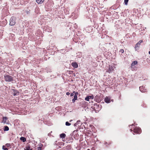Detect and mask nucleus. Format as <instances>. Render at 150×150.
Returning a JSON list of instances; mask_svg holds the SVG:
<instances>
[{
	"mask_svg": "<svg viewBox=\"0 0 150 150\" xmlns=\"http://www.w3.org/2000/svg\"><path fill=\"white\" fill-rule=\"evenodd\" d=\"M16 18L15 17H12L10 20V25L11 26L14 25L16 23Z\"/></svg>",
	"mask_w": 150,
	"mask_h": 150,
	"instance_id": "f257e3e1",
	"label": "nucleus"
},
{
	"mask_svg": "<svg viewBox=\"0 0 150 150\" xmlns=\"http://www.w3.org/2000/svg\"><path fill=\"white\" fill-rule=\"evenodd\" d=\"M4 77L5 80L6 81L10 82L12 80V77L9 75H5Z\"/></svg>",
	"mask_w": 150,
	"mask_h": 150,
	"instance_id": "f03ea898",
	"label": "nucleus"
},
{
	"mask_svg": "<svg viewBox=\"0 0 150 150\" xmlns=\"http://www.w3.org/2000/svg\"><path fill=\"white\" fill-rule=\"evenodd\" d=\"M132 131L135 133L137 134H139L141 132V129L140 128L137 127H135L134 128L133 130Z\"/></svg>",
	"mask_w": 150,
	"mask_h": 150,
	"instance_id": "7ed1b4c3",
	"label": "nucleus"
},
{
	"mask_svg": "<svg viewBox=\"0 0 150 150\" xmlns=\"http://www.w3.org/2000/svg\"><path fill=\"white\" fill-rule=\"evenodd\" d=\"M143 42V40H140L137 43L135 46L134 47L136 51L138 50L139 49V48L140 47L141 43Z\"/></svg>",
	"mask_w": 150,
	"mask_h": 150,
	"instance_id": "20e7f679",
	"label": "nucleus"
},
{
	"mask_svg": "<svg viewBox=\"0 0 150 150\" xmlns=\"http://www.w3.org/2000/svg\"><path fill=\"white\" fill-rule=\"evenodd\" d=\"M137 64V61H135L133 62L131 64V68L132 69H134L135 68V65Z\"/></svg>",
	"mask_w": 150,
	"mask_h": 150,
	"instance_id": "39448f33",
	"label": "nucleus"
},
{
	"mask_svg": "<svg viewBox=\"0 0 150 150\" xmlns=\"http://www.w3.org/2000/svg\"><path fill=\"white\" fill-rule=\"evenodd\" d=\"M24 150H33L32 148H31V146L30 144H27L25 146V147L24 149Z\"/></svg>",
	"mask_w": 150,
	"mask_h": 150,
	"instance_id": "423d86ee",
	"label": "nucleus"
},
{
	"mask_svg": "<svg viewBox=\"0 0 150 150\" xmlns=\"http://www.w3.org/2000/svg\"><path fill=\"white\" fill-rule=\"evenodd\" d=\"M93 98L94 97L93 96H88L85 98V100L87 101H89L90 99L91 98L92 99H93Z\"/></svg>",
	"mask_w": 150,
	"mask_h": 150,
	"instance_id": "0eeeda50",
	"label": "nucleus"
},
{
	"mask_svg": "<svg viewBox=\"0 0 150 150\" xmlns=\"http://www.w3.org/2000/svg\"><path fill=\"white\" fill-rule=\"evenodd\" d=\"M7 120V118L6 117H3V120L2 121V122L4 124H8V121H6Z\"/></svg>",
	"mask_w": 150,
	"mask_h": 150,
	"instance_id": "6e6552de",
	"label": "nucleus"
},
{
	"mask_svg": "<svg viewBox=\"0 0 150 150\" xmlns=\"http://www.w3.org/2000/svg\"><path fill=\"white\" fill-rule=\"evenodd\" d=\"M104 100L107 103H110V98L107 97H106L105 98Z\"/></svg>",
	"mask_w": 150,
	"mask_h": 150,
	"instance_id": "1a4fd4ad",
	"label": "nucleus"
},
{
	"mask_svg": "<svg viewBox=\"0 0 150 150\" xmlns=\"http://www.w3.org/2000/svg\"><path fill=\"white\" fill-rule=\"evenodd\" d=\"M71 66L75 68H76L78 67L77 64L75 62H72L71 64Z\"/></svg>",
	"mask_w": 150,
	"mask_h": 150,
	"instance_id": "9d476101",
	"label": "nucleus"
},
{
	"mask_svg": "<svg viewBox=\"0 0 150 150\" xmlns=\"http://www.w3.org/2000/svg\"><path fill=\"white\" fill-rule=\"evenodd\" d=\"M109 69L108 70V72L109 73H110L112 70H113V68L112 66H110V65L109 66Z\"/></svg>",
	"mask_w": 150,
	"mask_h": 150,
	"instance_id": "9b49d317",
	"label": "nucleus"
},
{
	"mask_svg": "<svg viewBox=\"0 0 150 150\" xmlns=\"http://www.w3.org/2000/svg\"><path fill=\"white\" fill-rule=\"evenodd\" d=\"M66 136L65 134L64 133H62L60 134V137L62 138V139L64 138Z\"/></svg>",
	"mask_w": 150,
	"mask_h": 150,
	"instance_id": "f8f14e48",
	"label": "nucleus"
},
{
	"mask_svg": "<svg viewBox=\"0 0 150 150\" xmlns=\"http://www.w3.org/2000/svg\"><path fill=\"white\" fill-rule=\"evenodd\" d=\"M44 1V0H36V2L38 4H42Z\"/></svg>",
	"mask_w": 150,
	"mask_h": 150,
	"instance_id": "ddd939ff",
	"label": "nucleus"
},
{
	"mask_svg": "<svg viewBox=\"0 0 150 150\" xmlns=\"http://www.w3.org/2000/svg\"><path fill=\"white\" fill-rule=\"evenodd\" d=\"M39 146L38 147V150H41L42 147L43 146V145L40 144L39 145Z\"/></svg>",
	"mask_w": 150,
	"mask_h": 150,
	"instance_id": "4468645a",
	"label": "nucleus"
},
{
	"mask_svg": "<svg viewBox=\"0 0 150 150\" xmlns=\"http://www.w3.org/2000/svg\"><path fill=\"white\" fill-rule=\"evenodd\" d=\"M9 130V128L7 126H6L4 127V131H7Z\"/></svg>",
	"mask_w": 150,
	"mask_h": 150,
	"instance_id": "2eb2a0df",
	"label": "nucleus"
},
{
	"mask_svg": "<svg viewBox=\"0 0 150 150\" xmlns=\"http://www.w3.org/2000/svg\"><path fill=\"white\" fill-rule=\"evenodd\" d=\"M20 139L21 140V141H26V138L24 137H21L20 138Z\"/></svg>",
	"mask_w": 150,
	"mask_h": 150,
	"instance_id": "dca6fc26",
	"label": "nucleus"
},
{
	"mask_svg": "<svg viewBox=\"0 0 150 150\" xmlns=\"http://www.w3.org/2000/svg\"><path fill=\"white\" fill-rule=\"evenodd\" d=\"M65 125L66 126H70L71 125V124L69 123L68 122H66Z\"/></svg>",
	"mask_w": 150,
	"mask_h": 150,
	"instance_id": "f3484780",
	"label": "nucleus"
},
{
	"mask_svg": "<svg viewBox=\"0 0 150 150\" xmlns=\"http://www.w3.org/2000/svg\"><path fill=\"white\" fill-rule=\"evenodd\" d=\"M128 1L129 0H124V3L125 5H127V4Z\"/></svg>",
	"mask_w": 150,
	"mask_h": 150,
	"instance_id": "a211bd4d",
	"label": "nucleus"
},
{
	"mask_svg": "<svg viewBox=\"0 0 150 150\" xmlns=\"http://www.w3.org/2000/svg\"><path fill=\"white\" fill-rule=\"evenodd\" d=\"M119 52L120 53H123L124 52V50L123 49H121L119 51Z\"/></svg>",
	"mask_w": 150,
	"mask_h": 150,
	"instance_id": "6ab92c4d",
	"label": "nucleus"
},
{
	"mask_svg": "<svg viewBox=\"0 0 150 150\" xmlns=\"http://www.w3.org/2000/svg\"><path fill=\"white\" fill-rule=\"evenodd\" d=\"M2 148L3 149H4V150H8V149L7 148H6L4 146H3Z\"/></svg>",
	"mask_w": 150,
	"mask_h": 150,
	"instance_id": "aec40b11",
	"label": "nucleus"
},
{
	"mask_svg": "<svg viewBox=\"0 0 150 150\" xmlns=\"http://www.w3.org/2000/svg\"><path fill=\"white\" fill-rule=\"evenodd\" d=\"M143 87L142 86H140L139 87V89L142 92H144V91H143V90H142V89Z\"/></svg>",
	"mask_w": 150,
	"mask_h": 150,
	"instance_id": "412c9836",
	"label": "nucleus"
},
{
	"mask_svg": "<svg viewBox=\"0 0 150 150\" xmlns=\"http://www.w3.org/2000/svg\"><path fill=\"white\" fill-rule=\"evenodd\" d=\"M77 96H76V95H75L74 96V98L75 99V100H76L77 99Z\"/></svg>",
	"mask_w": 150,
	"mask_h": 150,
	"instance_id": "4be33fe9",
	"label": "nucleus"
},
{
	"mask_svg": "<svg viewBox=\"0 0 150 150\" xmlns=\"http://www.w3.org/2000/svg\"><path fill=\"white\" fill-rule=\"evenodd\" d=\"M74 93L75 95H76V96H77V95L78 94V93L77 92H75V91H74L73 92Z\"/></svg>",
	"mask_w": 150,
	"mask_h": 150,
	"instance_id": "5701e85b",
	"label": "nucleus"
},
{
	"mask_svg": "<svg viewBox=\"0 0 150 150\" xmlns=\"http://www.w3.org/2000/svg\"><path fill=\"white\" fill-rule=\"evenodd\" d=\"M59 144H60L61 145H64V143L62 142H61L59 143Z\"/></svg>",
	"mask_w": 150,
	"mask_h": 150,
	"instance_id": "b1692460",
	"label": "nucleus"
},
{
	"mask_svg": "<svg viewBox=\"0 0 150 150\" xmlns=\"http://www.w3.org/2000/svg\"><path fill=\"white\" fill-rule=\"evenodd\" d=\"M75 100H75V99H74V98H73V99H72V101L73 103H74V102H75Z\"/></svg>",
	"mask_w": 150,
	"mask_h": 150,
	"instance_id": "393cba45",
	"label": "nucleus"
},
{
	"mask_svg": "<svg viewBox=\"0 0 150 150\" xmlns=\"http://www.w3.org/2000/svg\"><path fill=\"white\" fill-rule=\"evenodd\" d=\"M69 94H70V93H69V92H67V93H66V95H69Z\"/></svg>",
	"mask_w": 150,
	"mask_h": 150,
	"instance_id": "a878e982",
	"label": "nucleus"
},
{
	"mask_svg": "<svg viewBox=\"0 0 150 150\" xmlns=\"http://www.w3.org/2000/svg\"><path fill=\"white\" fill-rule=\"evenodd\" d=\"M74 96V94L73 93H71V94L70 96Z\"/></svg>",
	"mask_w": 150,
	"mask_h": 150,
	"instance_id": "bb28decb",
	"label": "nucleus"
},
{
	"mask_svg": "<svg viewBox=\"0 0 150 150\" xmlns=\"http://www.w3.org/2000/svg\"><path fill=\"white\" fill-rule=\"evenodd\" d=\"M9 144H7L6 145H7V146H9Z\"/></svg>",
	"mask_w": 150,
	"mask_h": 150,
	"instance_id": "cd10ccee",
	"label": "nucleus"
},
{
	"mask_svg": "<svg viewBox=\"0 0 150 150\" xmlns=\"http://www.w3.org/2000/svg\"><path fill=\"white\" fill-rule=\"evenodd\" d=\"M149 54H150V51L149 52Z\"/></svg>",
	"mask_w": 150,
	"mask_h": 150,
	"instance_id": "c85d7f7f",
	"label": "nucleus"
},
{
	"mask_svg": "<svg viewBox=\"0 0 150 150\" xmlns=\"http://www.w3.org/2000/svg\"><path fill=\"white\" fill-rule=\"evenodd\" d=\"M87 150H90V149H88Z\"/></svg>",
	"mask_w": 150,
	"mask_h": 150,
	"instance_id": "c756f323",
	"label": "nucleus"
},
{
	"mask_svg": "<svg viewBox=\"0 0 150 150\" xmlns=\"http://www.w3.org/2000/svg\"><path fill=\"white\" fill-rule=\"evenodd\" d=\"M72 121V120H70V122H71V121Z\"/></svg>",
	"mask_w": 150,
	"mask_h": 150,
	"instance_id": "7c9ffc66",
	"label": "nucleus"
},
{
	"mask_svg": "<svg viewBox=\"0 0 150 150\" xmlns=\"http://www.w3.org/2000/svg\"><path fill=\"white\" fill-rule=\"evenodd\" d=\"M130 130H131V131H132L131 129Z\"/></svg>",
	"mask_w": 150,
	"mask_h": 150,
	"instance_id": "2f4dec72",
	"label": "nucleus"
}]
</instances>
